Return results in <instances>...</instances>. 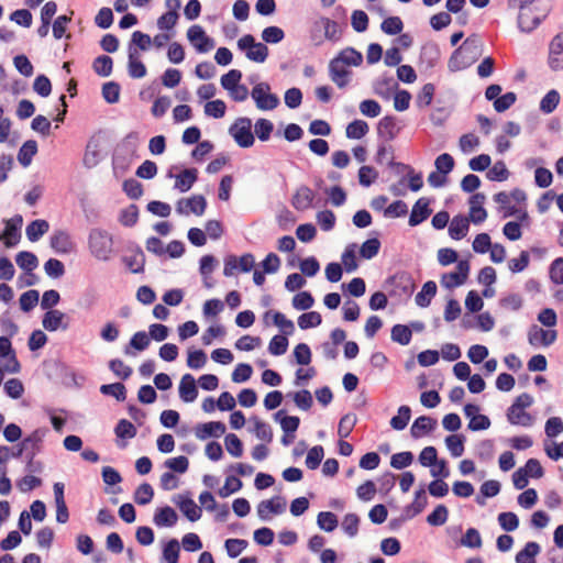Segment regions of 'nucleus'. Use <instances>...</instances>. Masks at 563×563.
<instances>
[{
    "label": "nucleus",
    "instance_id": "f257e3e1",
    "mask_svg": "<svg viewBox=\"0 0 563 563\" xmlns=\"http://www.w3.org/2000/svg\"><path fill=\"white\" fill-rule=\"evenodd\" d=\"M481 54V41L475 36L467 37L462 45L452 53L448 62V68L451 73L463 70L476 62Z\"/></svg>",
    "mask_w": 563,
    "mask_h": 563
},
{
    "label": "nucleus",
    "instance_id": "f03ea898",
    "mask_svg": "<svg viewBox=\"0 0 563 563\" xmlns=\"http://www.w3.org/2000/svg\"><path fill=\"white\" fill-rule=\"evenodd\" d=\"M236 45L241 52L245 53L246 58L254 63H264L269 54L268 47L262 42H256L252 34L240 37Z\"/></svg>",
    "mask_w": 563,
    "mask_h": 563
},
{
    "label": "nucleus",
    "instance_id": "7ed1b4c3",
    "mask_svg": "<svg viewBox=\"0 0 563 563\" xmlns=\"http://www.w3.org/2000/svg\"><path fill=\"white\" fill-rule=\"evenodd\" d=\"M229 134L242 148H249L255 142L254 133L252 132V120L246 117L238 118L230 125Z\"/></svg>",
    "mask_w": 563,
    "mask_h": 563
},
{
    "label": "nucleus",
    "instance_id": "20e7f679",
    "mask_svg": "<svg viewBox=\"0 0 563 563\" xmlns=\"http://www.w3.org/2000/svg\"><path fill=\"white\" fill-rule=\"evenodd\" d=\"M251 97L260 110H274L279 104V98L275 93H271V86L267 82L255 85L251 91Z\"/></svg>",
    "mask_w": 563,
    "mask_h": 563
},
{
    "label": "nucleus",
    "instance_id": "39448f33",
    "mask_svg": "<svg viewBox=\"0 0 563 563\" xmlns=\"http://www.w3.org/2000/svg\"><path fill=\"white\" fill-rule=\"evenodd\" d=\"M22 224L23 218L20 214L5 221L4 229L0 233V240L4 246H15L20 242Z\"/></svg>",
    "mask_w": 563,
    "mask_h": 563
},
{
    "label": "nucleus",
    "instance_id": "423d86ee",
    "mask_svg": "<svg viewBox=\"0 0 563 563\" xmlns=\"http://www.w3.org/2000/svg\"><path fill=\"white\" fill-rule=\"evenodd\" d=\"M254 263V256L251 253H246L240 258L234 255H230L224 261L223 274L227 277H231L236 271L247 273L253 268Z\"/></svg>",
    "mask_w": 563,
    "mask_h": 563
},
{
    "label": "nucleus",
    "instance_id": "0eeeda50",
    "mask_svg": "<svg viewBox=\"0 0 563 563\" xmlns=\"http://www.w3.org/2000/svg\"><path fill=\"white\" fill-rule=\"evenodd\" d=\"M187 38L195 45L198 53H208L214 47V41L208 36L200 25H191L187 31Z\"/></svg>",
    "mask_w": 563,
    "mask_h": 563
},
{
    "label": "nucleus",
    "instance_id": "6e6552de",
    "mask_svg": "<svg viewBox=\"0 0 563 563\" xmlns=\"http://www.w3.org/2000/svg\"><path fill=\"white\" fill-rule=\"evenodd\" d=\"M207 208V200L202 195H194L190 198H183L176 205V211L179 214L194 213L202 216Z\"/></svg>",
    "mask_w": 563,
    "mask_h": 563
},
{
    "label": "nucleus",
    "instance_id": "1a4fd4ad",
    "mask_svg": "<svg viewBox=\"0 0 563 563\" xmlns=\"http://www.w3.org/2000/svg\"><path fill=\"white\" fill-rule=\"evenodd\" d=\"M548 65L553 71L563 70V32L550 41Z\"/></svg>",
    "mask_w": 563,
    "mask_h": 563
},
{
    "label": "nucleus",
    "instance_id": "9d476101",
    "mask_svg": "<svg viewBox=\"0 0 563 563\" xmlns=\"http://www.w3.org/2000/svg\"><path fill=\"white\" fill-rule=\"evenodd\" d=\"M286 499L282 496H274L271 499L262 500L256 508L257 516L266 521L269 514L280 515L286 510Z\"/></svg>",
    "mask_w": 563,
    "mask_h": 563
},
{
    "label": "nucleus",
    "instance_id": "9b49d317",
    "mask_svg": "<svg viewBox=\"0 0 563 563\" xmlns=\"http://www.w3.org/2000/svg\"><path fill=\"white\" fill-rule=\"evenodd\" d=\"M172 500L189 521L195 522L201 518V508L188 495L179 494L174 496Z\"/></svg>",
    "mask_w": 563,
    "mask_h": 563
},
{
    "label": "nucleus",
    "instance_id": "f8f14e48",
    "mask_svg": "<svg viewBox=\"0 0 563 563\" xmlns=\"http://www.w3.org/2000/svg\"><path fill=\"white\" fill-rule=\"evenodd\" d=\"M168 178H175L174 189L179 192H187L191 189L198 179V170L194 167L185 168L178 175H174L172 169L167 173Z\"/></svg>",
    "mask_w": 563,
    "mask_h": 563
},
{
    "label": "nucleus",
    "instance_id": "ddd939ff",
    "mask_svg": "<svg viewBox=\"0 0 563 563\" xmlns=\"http://www.w3.org/2000/svg\"><path fill=\"white\" fill-rule=\"evenodd\" d=\"M556 338L558 333L555 330H544L538 325L530 327L528 331V341L533 346H550L555 342Z\"/></svg>",
    "mask_w": 563,
    "mask_h": 563
},
{
    "label": "nucleus",
    "instance_id": "4468645a",
    "mask_svg": "<svg viewBox=\"0 0 563 563\" xmlns=\"http://www.w3.org/2000/svg\"><path fill=\"white\" fill-rule=\"evenodd\" d=\"M328 69L330 79L338 86V88L343 89L350 84L352 71L347 66L342 65L332 58L329 63Z\"/></svg>",
    "mask_w": 563,
    "mask_h": 563
},
{
    "label": "nucleus",
    "instance_id": "2eb2a0df",
    "mask_svg": "<svg viewBox=\"0 0 563 563\" xmlns=\"http://www.w3.org/2000/svg\"><path fill=\"white\" fill-rule=\"evenodd\" d=\"M430 200L428 198L421 197L419 198L415 205L412 206L410 216H409V225L410 227H417L423 221H426L432 210L430 209Z\"/></svg>",
    "mask_w": 563,
    "mask_h": 563
},
{
    "label": "nucleus",
    "instance_id": "dca6fc26",
    "mask_svg": "<svg viewBox=\"0 0 563 563\" xmlns=\"http://www.w3.org/2000/svg\"><path fill=\"white\" fill-rule=\"evenodd\" d=\"M316 195L311 188L301 185L291 199L292 207L298 211H305L312 207Z\"/></svg>",
    "mask_w": 563,
    "mask_h": 563
},
{
    "label": "nucleus",
    "instance_id": "f3484780",
    "mask_svg": "<svg viewBox=\"0 0 563 563\" xmlns=\"http://www.w3.org/2000/svg\"><path fill=\"white\" fill-rule=\"evenodd\" d=\"M441 56L440 48L435 43H427L421 47L419 62L424 69H432L437 66Z\"/></svg>",
    "mask_w": 563,
    "mask_h": 563
},
{
    "label": "nucleus",
    "instance_id": "a211bd4d",
    "mask_svg": "<svg viewBox=\"0 0 563 563\" xmlns=\"http://www.w3.org/2000/svg\"><path fill=\"white\" fill-rule=\"evenodd\" d=\"M396 88H398L397 81L388 74H384L373 82L374 93L386 100L390 98Z\"/></svg>",
    "mask_w": 563,
    "mask_h": 563
},
{
    "label": "nucleus",
    "instance_id": "6ab92c4d",
    "mask_svg": "<svg viewBox=\"0 0 563 563\" xmlns=\"http://www.w3.org/2000/svg\"><path fill=\"white\" fill-rule=\"evenodd\" d=\"M225 424L221 421H210L202 423L196 428V437L199 440L208 438H220L225 432Z\"/></svg>",
    "mask_w": 563,
    "mask_h": 563
},
{
    "label": "nucleus",
    "instance_id": "aec40b11",
    "mask_svg": "<svg viewBox=\"0 0 563 563\" xmlns=\"http://www.w3.org/2000/svg\"><path fill=\"white\" fill-rule=\"evenodd\" d=\"M470 229V220L465 216L453 217L449 223V235L454 241H461L466 236Z\"/></svg>",
    "mask_w": 563,
    "mask_h": 563
},
{
    "label": "nucleus",
    "instance_id": "412c9836",
    "mask_svg": "<svg viewBox=\"0 0 563 563\" xmlns=\"http://www.w3.org/2000/svg\"><path fill=\"white\" fill-rule=\"evenodd\" d=\"M179 397L185 402H192L198 396L196 380L191 374H185L179 383Z\"/></svg>",
    "mask_w": 563,
    "mask_h": 563
},
{
    "label": "nucleus",
    "instance_id": "4be33fe9",
    "mask_svg": "<svg viewBox=\"0 0 563 563\" xmlns=\"http://www.w3.org/2000/svg\"><path fill=\"white\" fill-rule=\"evenodd\" d=\"M128 73L132 78H143L146 75V67L139 59V52L135 47L129 45Z\"/></svg>",
    "mask_w": 563,
    "mask_h": 563
},
{
    "label": "nucleus",
    "instance_id": "5701e85b",
    "mask_svg": "<svg viewBox=\"0 0 563 563\" xmlns=\"http://www.w3.org/2000/svg\"><path fill=\"white\" fill-rule=\"evenodd\" d=\"M437 426V420L429 417V416H420L418 417L411 428H410V434L413 439H419L423 437L424 434L433 431V429Z\"/></svg>",
    "mask_w": 563,
    "mask_h": 563
},
{
    "label": "nucleus",
    "instance_id": "b1692460",
    "mask_svg": "<svg viewBox=\"0 0 563 563\" xmlns=\"http://www.w3.org/2000/svg\"><path fill=\"white\" fill-rule=\"evenodd\" d=\"M46 432V429H36L21 441L23 449H26V455L35 456L40 452Z\"/></svg>",
    "mask_w": 563,
    "mask_h": 563
},
{
    "label": "nucleus",
    "instance_id": "393cba45",
    "mask_svg": "<svg viewBox=\"0 0 563 563\" xmlns=\"http://www.w3.org/2000/svg\"><path fill=\"white\" fill-rule=\"evenodd\" d=\"M153 521L157 527H174L178 521V515L174 508L165 506L155 511Z\"/></svg>",
    "mask_w": 563,
    "mask_h": 563
},
{
    "label": "nucleus",
    "instance_id": "a878e982",
    "mask_svg": "<svg viewBox=\"0 0 563 563\" xmlns=\"http://www.w3.org/2000/svg\"><path fill=\"white\" fill-rule=\"evenodd\" d=\"M399 132V128L396 124V118L393 115H386L382 118L377 125V133L380 137L393 141L396 139Z\"/></svg>",
    "mask_w": 563,
    "mask_h": 563
},
{
    "label": "nucleus",
    "instance_id": "bb28decb",
    "mask_svg": "<svg viewBox=\"0 0 563 563\" xmlns=\"http://www.w3.org/2000/svg\"><path fill=\"white\" fill-rule=\"evenodd\" d=\"M122 261L133 274H139L144 271L145 255L142 249H133L130 255L125 254L122 256Z\"/></svg>",
    "mask_w": 563,
    "mask_h": 563
},
{
    "label": "nucleus",
    "instance_id": "cd10ccee",
    "mask_svg": "<svg viewBox=\"0 0 563 563\" xmlns=\"http://www.w3.org/2000/svg\"><path fill=\"white\" fill-rule=\"evenodd\" d=\"M333 59L347 67H357L363 63V54L354 47H345Z\"/></svg>",
    "mask_w": 563,
    "mask_h": 563
},
{
    "label": "nucleus",
    "instance_id": "c85d7f7f",
    "mask_svg": "<svg viewBox=\"0 0 563 563\" xmlns=\"http://www.w3.org/2000/svg\"><path fill=\"white\" fill-rule=\"evenodd\" d=\"M48 229L49 224L46 220H33L26 227V238L31 243H35L48 231Z\"/></svg>",
    "mask_w": 563,
    "mask_h": 563
},
{
    "label": "nucleus",
    "instance_id": "c756f323",
    "mask_svg": "<svg viewBox=\"0 0 563 563\" xmlns=\"http://www.w3.org/2000/svg\"><path fill=\"white\" fill-rule=\"evenodd\" d=\"M37 153V142L35 140L25 141L19 150L18 161L23 167L31 165L33 157Z\"/></svg>",
    "mask_w": 563,
    "mask_h": 563
},
{
    "label": "nucleus",
    "instance_id": "7c9ffc66",
    "mask_svg": "<svg viewBox=\"0 0 563 563\" xmlns=\"http://www.w3.org/2000/svg\"><path fill=\"white\" fill-rule=\"evenodd\" d=\"M435 294L437 284L432 280L424 283L421 290L416 295V305L421 308L428 307L431 302V299L435 296Z\"/></svg>",
    "mask_w": 563,
    "mask_h": 563
},
{
    "label": "nucleus",
    "instance_id": "2f4dec72",
    "mask_svg": "<svg viewBox=\"0 0 563 563\" xmlns=\"http://www.w3.org/2000/svg\"><path fill=\"white\" fill-rule=\"evenodd\" d=\"M507 419L511 424L516 426L531 427L533 424L532 416L526 412L525 409L509 407L507 410Z\"/></svg>",
    "mask_w": 563,
    "mask_h": 563
},
{
    "label": "nucleus",
    "instance_id": "473e14b6",
    "mask_svg": "<svg viewBox=\"0 0 563 563\" xmlns=\"http://www.w3.org/2000/svg\"><path fill=\"white\" fill-rule=\"evenodd\" d=\"M151 340L145 331L135 332L130 339L129 345L125 346L124 353L132 355L131 349L136 351H144L150 345Z\"/></svg>",
    "mask_w": 563,
    "mask_h": 563
},
{
    "label": "nucleus",
    "instance_id": "72a5a7b5",
    "mask_svg": "<svg viewBox=\"0 0 563 563\" xmlns=\"http://www.w3.org/2000/svg\"><path fill=\"white\" fill-rule=\"evenodd\" d=\"M540 550V545L537 542H527L525 548L517 553L516 563H536L534 558L539 554Z\"/></svg>",
    "mask_w": 563,
    "mask_h": 563
},
{
    "label": "nucleus",
    "instance_id": "f704fd0d",
    "mask_svg": "<svg viewBox=\"0 0 563 563\" xmlns=\"http://www.w3.org/2000/svg\"><path fill=\"white\" fill-rule=\"evenodd\" d=\"M92 69L100 77H109L112 74L113 60L108 55H100L93 59Z\"/></svg>",
    "mask_w": 563,
    "mask_h": 563
},
{
    "label": "nucleus",
    "instance_id": "c9c22d12",
    "mask_svg": "<svg viewBox=\"0 0 563 563\" xmlns=\"http://www.w3.org/2000/svg\"><path fill=\"white\" fill-rule=\"evenodd\" d=\"M446 449L453 457H460L464 453L465 437L463 434H451L444 440Z\"/></svg>",
    "mask_w": 563,
    "mask_h": 563
},
{
    "label": "nucleus",
    "instance_id": "e433bc0d",
    "mask_svg": "<svg viewBox=\"0 0 563 563\" xmlns=\"http://www.w3.org/2000/svg\"><path fill=\"white\" fill-rule=\"evenodd\" d=\"M82 162L87 168H92L99 163V144L95 139L88 141Z\"/></svg>",
    "mask_w": 563,
    "mask_h": 563
},
{
    "label": "nucleus",
    "instance_id": "4c0bfd02",
    "mask_svg": "<svg viewBox=\"0 0 563 563\" xmlns=\"http://www.w3.org/2000/svg\"><path fill=\"white\" fill-rule=\"evenodd\" d=\"M368 132V124L363 120H354L346 126L345 134L347 139L360 140Z\"/></svg>",
    "mask_w": 563,
    "mask_h": 563
},
{
    "label": "nucleus",
    "instance_id": "58836bf2",
    "mask_svg": "<svg viewBox=\"0 0 563 563\" xmlns=\"http://www.w3.org/2000/svg\"><path fill=\"white\" fill-rule=\"evenodd\" d=\"M317 525L321 530L332 532L336 529L339 520L335 514L331 511H321L318 514Z\"/></svg>",
    "mask_w": 563,
    "mask_h": 563
},
{
    "label": "nucleus",
    "instance_id": "ea45409f",
    "mask_svg": "<svg viewBox=\"0 0 563 563\" xmlns=\"http://www.w3.org/2000/svg\"><path fill=\"white\" fill-rule=\"evenodd\" d=\"M64 317L65 314L59 310H49L44 314L42 324L47 331H56L60 328Z\"/></svg>",
    "mask_w": 563,
    "mask_h": 563
},
{
    "label": "nucleus",
    "instance_id": "a19ab883",
    "mask_svg": "<svg viewBox=\"0 0 563 563\" xmlns=\"http://www.w3.org/2000/svg\"><path fill=\"white\" fill-rule=\"evenodd\" d=\"M15 262L16 265L26 273H31L38 265L37 257L33 253L27 251L20 252L15 257Z\"/></svg>",
    "mask_w": 563,
    "mask_h": 563
},
{
    "label": "nucleus",
    "instance_id": "79ce46f5",
    "mask_svg": "<svg viewBox=\"0 0 563 563\" xmlns=\"http://www.w3.org/2000/svg\"><path fill=\"white\" fill-rule=\"evenodd\" d=\"M560 102V93L555 89L549 90L540 101V110L545 113H552Z\"/></svg>",
    "mask_w": 563,
    "mask_h": 563
},
{
    "label": "nucleus",
    "instance_id": "37998d69",
    "mask_svg": "<svg viewBox=\"0 0 563 563\" xmlns=\"http://www.w3.org/2000/svg\"><path fill=\"white\" fill-rule=\"evenodd\" d=\"M274 131V124L268 119H257L254 124V133L257 139L262 142H266L269 140L272 133Z\"/></svg>",
    "mask_w": 563,
    "mask_h": 563
},
{
    "label": "nucleus",
    "instance_id": "c03bdc74",
    "mask_svg": "<svg viewBox=\"0 0 563 563\" xmlns=\"http://www.w3.org/2000/svg\"><path fill=\"white\" fill-rule=\"evenodd\" d=\"M435 92V86L428 82L422 86L421 90L417 95L416 104L419 109L427 108L431 104Z\"/></svg>",
    "mask_w": 563,
    "mask_h": 563
},
{
    "label": "nucleus",
    "instance_id": "a18cd8bd",
    "mask_svg": "<svg viewBox=\"0 0 563 563\" xmlns=\"http://www.w3.org/2000/svg\"><path fill=\"white\" fill-rule=\"evenodd\" d=\"M541 23V19L539 16L531 18L528 12H519L517 24L521 32L530 33L534 29H537Z\"/></svg>",
    "mask_w": 563,
    "mask_h": 563
},
{
    "label": "nucleus",
    "instance_id": "49530a36",
    "mask_svg": "<svg viewBox=\"0 0 563 563\" xmlns=\"http://www.w3.org/2000/svg\"><path fill=\"white\" fill-rule=\"evenodd\" d=\"M411 417V409L408 406H400L398 415L390 419V427L397 431L404 430Z\"/></svg>",
    "mask_w": 563,
    "mask_h": 563
},
{
    "label": "nucleus",
    "instance_id": "de8ad7c7",
    "mask_svg": "<svg viewBox=\"0 0 563 563\" xmlns=\"http://www.w3.org/2000/svg\"><path fill=\"white\" fill-rule=\"evenodd\" d=\"M412 332L409 327L404 324H395L391 328V340L401 345H408L411 341Z\"/></svg>",
    "mask_w": 563,
    "mask_h": 563
},
{
    "label": "nucleus",
    "instance_id": "09e8293b",
    "mask_svg": "<svg viewBox=\"0 0 563 563\" xmlns=\"http://www.w3.org/2000/svg\"><path fill=\"white\" fill-rule=\"evenodd\" d=\"M153 497L154 489L148 483L141 484L134 492V501L141 506L150 504Z\"/></svg>",
    "mask_w": 563,
    "mask_h": 563
},
{
    "label": "nucleus",
    "instance_id": "8fccbe9b",
    "mask_svg": "<svg viewBox=\"0 0 563 563\" xmlns=\"http://www.w3.org/2000/svg\"><path fill=\"white\" fill-rule=\"evenodd\" d=\"M100 393L107 396H112L119 401H123L126 398L125 386L121 383L101 385Z\"/></svg>",
    "mask_w": 563,
    "mask_h": 563
},
{
    "label": "nucleus",
    "instance_id": "3c124183",
    "mask_svg": "<svg viewBox=\"0 0 563 563\" xmlns=\"http://www.w3.org/2000/svg\"><path fill=\"white\" fill-rule=\"evenodd\" d=\"M486 176L492 181H504L508 179L509 170L503 161H498L488 169Z\"/></svg>",
    "mask_w": 563,
    "mask_h": 563
},
{
    "label": "nucleus",
    "instance_id": "603ef678",
    "mask_svg": "<svg viewBox=\"0 0 563 563\" xmlns=\"http://www.w3.org/2000/svg\"><path fill=\"white\" fill-rule=\"evenodd\" d=\"M120 91H121V87L118 82L115 81H108V82H104L102 85V97L103 99L110 103V104H113V103H117L120 99Z\"/></svg>",
    "mask_w": 563,
    "mask_h": 563
},
{
    "label": "nucleus",
    "instance_id": "864d4df0",
    "mask_svg": "<svg viewBox=\"0 0 563 563\" xmlns=\"http://www.w3.org/2000/svg\"><path fill=\"white\" fill-rule=\"evenodd\" d=\"M461 545L471 548V549H479L483 544L481 533L475 528H468L464 536L460 541Z\"/></svg>",
    "mask_w": 563,
    "mask_h": 563
},
{
    "label": "nucleus",
    "instance_id": "5fc2aeb1",
    "mask_svg": "<svg viewBox=\"0 0 563 563\" xmlns=\"http://www.w3.org/2000/svg\"><path fill=\"white\" fill-rule=\"evenodd\" d=\"M449 517V510L444 505H438L434 510L428 515L427 522L432 527L443 526Z\"/></svg>",
    "mask_w": 563,
    "mask_h": 563
},
{
    "label": "nucleus",
    "instance_id": "6e6d98bb",
    "mask_svg": "<svg viewBox=\"0 0 563 563\" xmlns=\"http://www.w3.org/2000/svg\"><path fill=\"white\" fill-rule=\"evenodd\" d=\"M251 421L254 422V432L257 439L268 443L273 441V431L268 423L260 420L257 417H253Z\"/></svg>",
    "mask_w": 563,
    "mask_h": 563
},
{
    "label": "nucleus",
    "instance_id": "4d7b16f0",
    "mask_svg": "<svg viewBox=\"0 0 563 563\" xmlns=\"http://www.w3.org/2000/svg\"><path fill=\"white\" fill-rule=\"evenodd\" d=\"M262 40L267 44H278L285 37V32L279 26H267L262 31Z\"/></svg>",
    "mask_w": 563,
    "mask_h": 563
},
{
    "label": "nucleus",
    "instance_id": "13d9d810",
    "mask_svg": "<svg viewBox=\"0 0 563 563\" xmlns=\"http://www.w3.org/2000/svg\"><path fill=\"white\" fill-rule=\"evenodd\" d=\"M357 422V417L354 413L344 415L339 422L338 434L341 439H345L352 432Z\"/></svg>",
    "mask_w": 563,
    "mask_h": 563
},
{
    "label": "nucleus",
    "instance_id": "bf43d9fd",
    "mask_svg": "<svg viewBox=\"0 0 563 563\" xmlns=\"http://www.w3.org/2000/svg\"><path fill=\"white\" fill-rule=\"evenodd\" d=\"M111 235L103 230L92 229L89 234V246H108L112 244Z\"/></svg>",
    "mask_w": 563,
    "mask_h": 563
},
{
    "label": "nucleus",
    "instance_id": "052dcab7",
    "mask_svg": "<svg viewBox=\"0 0 563 563\" xmlns=\"http://www.w3.org/2000/svg\"><path fill=\"white\" fill-rule=\"evenodd\" d=\"M225 110H227L225 102L220 99L208 101L205 104L206 115L214 118V119L223 118L225 114Z\"/></svg>",
    "mask_w": 563,
    "mask_h": 563
},
{
    "label": "nucleus",
    "instance_id": "680f3d73",
    "mask_svg": "<svg viewBox=\"0 0 563 563\" xmlns=\"http://www.w3.org/2000/svg\"><path fill=\"white\" fill-rule=\"evenodd\" d=\"M321 322V314L317 311L305 312L298 318V325L301 330L318 327Z\"/></svg>",
    "mask_w": 563,
    "mask_h": 563
},
{
    "label": "nucleus",
    "instance_id": "e2e57ef3",
    "mask_svg": "<svg viewBox=\"0 0 563 563\" xmlns=\"http://www.w3.org/2000/svg\"><path fill=\"white\" fill-rule=\"evenodd\" d=\"M378 178V172L368 165H363L358 169V183L363 187L372 186Z\"/></svg>",
    "mask_w": 563,
    "mask_h": 563
},
{
    "label": "nucleus",
    "instance_id": "0e129e2a",
    "mask_svg": "<svg viewBox=\"0 0 563 563\" xmlns=\"http://www.w3.org/2000/svg\"><path fill=\"white\" fill-rule=\"evenodd\" d=\"M380 29L388 35H397L401 33L404 23L399 16H389L382 22Z\"/></svg>",
    "mask_w": 563,
    "mask_h": 563
},
{
    "label": "nucleus",
    "instance_id": "69168bd1",
    "mask_svg": "<svg viewBox=\"0 0 563 563\" xmlns=\"http://www.w3.org/2000/svg\"><path fill=\"white\" fill-rule=\"evenodd\" d=\"M224 444L227 451L233 457H240L243 454V444L239 437L234 433H229L224 438Z\"/></svg>",
    "mask_w": 563,
    "mask_h": 563
},
{
    "label": "nucleus",
    "instance_id": "338daca9",
    "mask_svg": "<svg viewBox=\"0 0 563 563\" xmlns=\"http://www.w3.org/2000/svg\"><path fill=\"white\" fill-rule=\"evenodd\" d=\"M498 523L505 531L511 532L518 528L519 519L515 512H500L498 515Z\"/></svg>",
    "mask_w": 563,
    "mask_h": 563
},
{
    "label": "nucleus",
    "instance_id": "774afa93",
    "mask_svg": "<svg viewBox=\"0 0 563 563\" xmlns=\"http://www.w3.org/2000/svg\"><path fill=\"white\" fill-rule=\"evenodd\" d=\"M179 542L176 539L169 540L163 549V558L167 563H178L179 559Z\"/></svg>",
    "mask_w": 563,
    "mask_h": 563
}]
</instances>
